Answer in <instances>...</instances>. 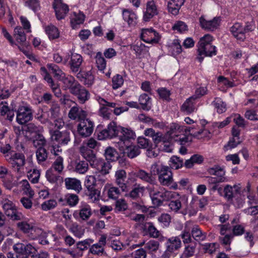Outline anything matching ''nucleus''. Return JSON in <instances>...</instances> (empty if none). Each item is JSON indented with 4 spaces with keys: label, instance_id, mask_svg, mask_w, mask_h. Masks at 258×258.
Masks as SVG:
<instances>
[{
    "label": "nucleus",
    "instance_id": "a19ab883",
    "mask_svg": "<svg viewBox=\"0 0 258 258\" xmlns=\"http://www.w3.org/2000/svg\"><path fill=\"white\" fill-rule=\"evenodd\" d=\"M191 228L192 223L191 222L187 221L185 223L184 230L180 235L184 244L189 243L191 241L192 239L190 234Z\"/></svg>",
    "mask_w": 258,
    "mask_h": 258
},
{
    "label": "nucleus",
    "instance_id": "2eb2a0df",
    "mask_svg": "<svg viewBox=\"0 0 258 258\" xmlns=\"http://www.w3.org/2000/svg\"><path fill=\"white\" fill-rule=\"evenodd\" d=\"M50 134L51 141L56 142L59 145H66L70 141V133L67 131H50Z\"/></svg>",
    "mask_w": 258,
    "mask_h": 258
},
{
    "label": "nucleus",
    "instance_id": "7ed1b4c3",
    "mask_svg": "<svg viewBox=\"0 0 258 258\" xmlns=\"http://www.w3.org/2000/svg\"><path fill=\"white\" fill-rule=\"evenodd\" d=\"M188 135H191L189 127L175 123L171 124L170 130L167 132L168 136L181 145L189 141Z\"/></svg>",
    "mask_w": 258,
    "mask_h": 258
},
{
    "label": "nucleus",
    "instance_id": "6e6d98bb",
    "mask_svg": "<svg viewBox=\"0 0 258 258\" xmlns=\"http://www.w3.org/2000/svg\"><path fill=\"white\" fill-rule=\"evenodd\" d=\"M140 104L144 110H149L151 108V98L146 94H141L139 98Z\"/></svg>",
    "mask_w": 258,
    "mask_h": 258
},
{
    "label": "nucleus",
    "instance_id": "338daca9",
    "mask_svg": "<svg viewBox=\"0 0 258 258\" xmlns=\"http://www.w3.org/2000/svg\"><path fill=\"white\" fill-rule=\"evenodd\" d=\"M33 144L34 146L37 149L44 148L43 146L46 144V140L42 135L37 134L33 139Z\"/></svg>",
    "mask_w": 258,
    "mask_h": 258
},
{
    "label": "nucleus",
    "instance_id": "1a4fd4ad",
    "mask_svg": "<svg viewBox=\"0 0 258 258\" xmlns=\"http://www.w3.org/2000/svg\"><path fill=\"white\" fill-rule=\"evenodd\" d=\"M118 137V141L116 143V147L122 148L126 145L131 144L136 140V134L134 131L130 127L121 126Z\"/></svg>",
    "mask_w": 258,
    "mask_h": 258
},
{
    "label": "nucleus",
    "instance_id": "72a5a7b5",
    "mask_svg": "<svg viewBox=\"0 0 258 258\" xmlns=\"http://www.w3.org/2000/svg\"><path fill=\"white\" fill-rule=\"evenodd\" d=\"M195 96H191L187 99L181 106V111L186 114H189L195 111Z\"/></svg>",
    "mask_w": 258,
    "mask_h": 258
},
{
    "label": "nucleus",
    "instance_id": "de8ad7c7",
    "mask_svg": "<svg viewBox=\"0 0 258 258\" xmlns=\"http://www.w3.org/2000/svg\"><path fill=\"white\" fill-rule=\"evenodd\" d=\"M218 86L219 89L224 91L228 88L234 86V83L229 81L226 78L223 76H219L217 79Z\"/></svg>",
    "mask_w": 258,
    "mask_h": 258
},
{
    "label": "nucleus",
    "instance_id": "c9c22d12",
    "mask_svg": "<svg viewBox=\"0 0 258 258\" xmlns=\"http://www.w3.org/2000/svg\"><path fill=\"white\" fill-rule=\"evenodd\" d=\"M240 184H235L233 186L227 184L224 188V197L228 200H230L233 197L234 194L239 193L240 191Z\"/></svg>",
    "mask_w": 258,
    "mask_h": 258
},
{
    "label": "nucleus",
    "instance_id": "79ce46f5",
    "mask_svg": "<svg viewBox=\"0 0 258 258\" xmlns=\"http://www.w3.org/2000/svg\"><path fill=\"white\" fill-rule=\"evenodd\" d=\"M45 32L50 40H54L59 37V31L55 26L50 24L43 27Z\"/></svg>",
    "mask_w": 258,
    "mask_h": 258
},
{
    "label": "nucleus",
    "instance_id": "c03bdc74",
    "mask_svg": "<svg viewBox=\"0 0 258 258\" xmlns=\"http://www.w3.org/2000/svg\"><path fill=\"white\" fill-rule=\"evenodd\" d=\"M145 189L144 186L136 184L133 189L130 192L126 193L125 196L133 199H136L143 195Z\"/></svg>",
    "mask_w": 258,
    "mask_h": 258
},
{
    "label": "nucleus",
    "instance_id": "ddd939ff",
    "mask_svg": "<svg viewBox=\"0 0 258 258\" xmlns=\"http://www.w3.org/2000/svg\"><path fill=\"white\" fill-rule=\"evenodd\" d=\"M141 38L144 42L151 44L157 43L160 39L158 33L152 28L143 29Z\"/></svg>",
    "mask_w": 258,
    "mask_h": 258
},
{
    "label": "nucleus",
    "instance_id": "69168bd1",
    "mask_svg": "<svg viewBox=\"0 0 258 258\" xmlns=\"http://www.w3.org/2000/svg\"><path fill=\"white\" fill-rule=\"evenodd\" d=\"M123 83L124 79L120 75L116 74L112 78V87L114 90L120 88L123 85Z\"/></svg>",
    "mask_w": 258,
    "mask_h": 258
},
{
    "label": "nucleus",
    "instance_id": "cd10ccee",
    "mask_svg": "<svg viewBox=\"0 0 258 258\" xmlns=\"http://www.w3.org/2000/svg\"><path fill=\"white\" fill-rule=\"evenodd\" d=\"M159 180L163 185H169L173 181L172 174L167 166H163L160 175Z\"/></svg>",
    "mask_w": 258,
    "mask_h": 258
},
{
    "label": "nucleus",
    "instance_id": "37998d69",
    "mask_svg": "<svg viewBox=\"0 0 258 258\" xmlns=\"http://www.w3.org/2000/svg\"><path fill=\"white\" fill-rule=\"evenodd\" d=\"M83 58L81 55L78 53H73L71 56L70 66L73 72H77L82 63Z\"/></svg>",
    "mask_w": 258,
    "mask_h": 258
},
{
    "label": "nucleus",
    "instance_id": "c756f323",
    "mask_svg": "<svg viewBox=\"0 0 258 258\" xmlns=\"http://www.w3.org/2000/svg\"><path fill=\"white\" fill-rule=\"evenodd\" d=\"M122 15L123 20L129 26H135L137 23L138 17L136 13L132 10L125 9H123Z\"/></svg>",
    "mask_w": 258,
    "mask_h": 258
},
{
    "label": "nucleus",
    "instance_id": "a18cd8bd",
    "mask_svg": "<svg viewBox=\"0 0 258 258\" xmlns=\"http://www.w3.org/2000/svg\"><path fill=\"white\" fill-rule=\"evenodd\" d=\"M55 233L53 234L49 232L47 234V236L52 237L53 241H57L59 239L64 237L67 234V231L64 229L63 226L57 225L55 228Z\"/></svg>",
    "mask_w": 258,
    "mask_h": 258
},
{
    "label": "nucleus",
    "instance_id": "f03ea898",
    "mask_svg": "<svg viewBox=\"0 0 258 258\" xmlns=\"http://www.w3.org/2000/svg\"><path fill=\"white\" fill-rule=\"evenodd\" d=\"M11 150V146L7 145L5 147L1 148V152L5 155L6 159L12 165L15 171L19 174L20 175L25 173L24 165L25 162V156L22 153H10L9 151Z\"/></svg>",
    "mask_w": 258,
    "mask_h": 258
},
{
    "label": "nucleus",
    "instance_id": "39448f33",
    "mask_svg": "<svg viewBox=\"0 0 258 258\" xmlns=\"http://www.w3.org/2000/svg\"><path fill=\"white\" fill-rule=\"evenodd\" d=\"M49 72L54 75V77L59 81H61L66 88L69 89L72 92V89L76 85H79L75 81V78L72 76L64 74L59 68L53 63L47 64Z\"/></svg>",
    "mask_w": 258,
    "mask_h": 258
},
{
    "label": "nucleus",
    "instance_id": "f8f14e48",
    "mask_svg": "<svg viewBox=\"0 0 258 258\" xmlns=\"http://www.w3.org/2000/svg\"><path fill=\"white\" fill-rule=\"evenodd\" d=\"M97 145V142L93 138H90L86 142H84L80 148V152L83 157L87 160H92L94 158L93 151Z\"/></svg>",
    "mask_w": 258,
    "mask_h": 258
},
{
    "label": "nucleus",
    "instance_id": "e433bc0d",
    "mask_svg": "<svg viewBox=\"0 0 258 258\" xmlns=\"http://www.w3.org/2000/svg\"><path fill=\"white\" fill-rule=\"evenodd\" d=\"M79 211L80 217L83 220H88L92 214L91 207L85 202L81 203Z\"/></svg>",
    "mask_w": 258,
    "mask_h": 258
},
{
    "label": "nucleus",
    "instance_id": "58836bf2",
    "mask_svg": "<svg viewBox=\"0 0 258 258\" xmlns=\"http://www.w3.org/2000/svg\"><path fill=\"white\" fill-rule=\"evenodd\" d=\"M67 228L73 235L79 238H82L85 233V229L83 227L78 225L77 223H73L71 225L66 224Z\"/></svg>",
    "mask_w": 258,
    "mask_h": 258
},
{
    "label": "nucleus",
    "instance_id": "052dcab7",
    "mask_svg": "<svg viewBox=\"0 0 258 258\" xmlns=\"http://www.w3.org/2000/svg\"><path fill=\"white\" fill-rule=\"evenodd\" d=\"M59 174L52 168H49L46 172L45 176L47 180L50 183H55L59 177Z\"/></svg>",
    "mask_w": 258,
    "mask_h": 258
},
{
    "label": "nucleus",
    "instance_id": "393cba45",
    "mask_svg": "<svg viewBox=\"0 0 258 258\" xmlns=\"http://www.w3.org/2000/svg\"><path fill=\"white\" fill-rule=\"evenodd\" d=\"M208 172L211 175H215L219 182L228 181V178L225 176L226 171L224 167L215 165L208 169Z\"/></svg>",
    "mask_w": 258,
    "mask_h": 258
},
{
    "label": "nucleus",
    "instance_id": "3c124183",
    "mask_svg": "<svg viewBox=\"0 0 258 258\" xmlns=\"http://www.w3.org/2000/svg\"><path fill=\"white\" fill-rule=\"evenodd\" d=\"M119 127H121V126L117 125L114 122H111L108 125L106 129L110 138L116 137L118 139L120 131Z\"/></svg>",
    "mask_w": 258,
    "mask_h": 258
},
{
    "label": "nucleus",
    "instance_id": "dca6fc26",
    "mask_svg": "<svg viewBox=\"0 0 258 258\" xmlns=\"http://www.w3.org/2000/svg\"><path fill=\"white\" fill-rule=\"evenodd\" d=\"M32 117V112L28 106H20L17 111L16 119L18 123L23 124L30 121Z\"/></svg>",
    "mask_w": 258,
    "mask_h": 258
},
{
    "label": "nucleus",
    "instance_id": "a211bd4d",
    "mask_svg": "<svg viewBox=\"0 0 258 258\" xmlns=\"http://www.w3.org/2000/svg\"><path fill=\"white\" fill-rule=\"evenodd\" d=\"M53 8L58 20L64 19L69 11L68 6L63 3L62 0H54Z\"/></svg>",
    "mask_w": 258,
    "mask_h": 258
},
{
    "label": "nucleus",
    "instance_id": "4be33fe9",
    "mask_svg": "<svg viewBox=\"0 0 258 258\" xmlns=\"http://www.w3.org/2000/svg\"><path fill=\"white\" fill-rule=\"evenodd\" d=\"M137 141L140 148L147 149V155L149 157H155L157 156V153L152 150L153 145L149 139L143 137H139Z\"/></svg>",
    "mask_w": 258,
    "mask_h": 258
},
{
    "label": "nucleus",
    "instance_id": "20e7f679",
    "mask_svg": "<svg viewBox=\"0 0 258 258\" xmlns=\"http://www.w3.org/2000/svg\"><path fill=\"white\" fill-rule=\"evenodd\" d=\"M10 196H3L1 200V204L6 215L12 220L18 221L22 219L23 214L20 212L16 205L9 199Z\"/></svg>",
    "mask_w": 258,
    "mask_h": 258
},
{
    "label": "nucleus",
    "instance_id": "603ef678",
    "mask_svg": "<svg viewBox=\"0 0 258 258\" xmlns=\"http://www.w3.org/2000/svg\"><path fill=\"white\" fill-rule=\"evenodd\" d=\"M104 191H106L108 197L111 199H117L120 194V190L118 187L115 186L108 187V185L105 186Z\"/></svg>",
    "mask_w": 258,
    "mask_h": 258
},
{
    "label": "nucleus",
    "instance_id": "2f4dec72",
    "mask_svg": "<svg viewBox=\"0 0 258 258\" xmlns=\"http://www.w3.org/2000/svg\"><path fill=\"white\" fill-rule=\"evenodd\" d=\"M86 116V112L81 108L74 106L71 108L69 113V117L73 120H76L80 122L84 119Z\"/></svg>",
    "mask_w": 258,
    "mask_h": 258
},
{
    "label": "nucleus",
    "instance_id": "49530a36",
    "mask_svg": "<svg viewBox=\"0 0 258 258\" xmlns=\"http://www.w3.org/2000/svg\"><path fill=\"white\" fill-rule=\"evenodd\" d=\"M168 50L173 56H176L180 53L182 51V47L179 40L176 39L173 40L168 44Z\"/></svg>",
    "mask_w": 258,
    "mask_h": 258
},
{
    "label": "nucleus",
    "instance_id": "bb28decb",
    "mask_svg": "<svg viewBox=\"0 0 258 258\" xmlns=\"http://www.w3.org/2000/svg\"><path fill=\"white\" fill-rule=\"evenodd\" d=\"M41 75L43 76L44 79L49 84L55 95L59 97L61 94L60 88L57 84H55L50 77L48 74L47 70L44 67L41 68Z\"/></svg>",
    "mask_w": 258,
    "mask_h": 258
},
{
    "label": "nucleus",
    "instance_id": "864d4df0",
    "mask_svg": "<svg viewBox=\"0 0 258 258\" xmlns=\"http://www.w3.org/2000/svg\"><path fill=\"white\" fill-rule=\"evenodd\" d=\"M191 231L192 236L196 241H201L206 239V233L202 232L198 226H192Z\"/></svg>",
    "mask_w": 258,
    "mask_h": 258
},
{
    "label": "nucleus",
    "instance_id": "412c9836",
    "mask_svg": "<svg viewBox=\"0 0 258 258\" xmlns=\"http://www.w3.org/2000/svg\"><path fill=\"white\" fill-rule=\"evenodd\" d=\"M95 99L97 101H99L101 104H108L109 107L114 108L113 112L116 115H119L121 113L126 112L128 110V107H119L117 103L115 102H108L99 95H96Z\"/></svg>",
    "mask_w": 258,
    "mask_h": 258
},
{
    "label": "nucleus",
    "instance_id": "f257e3e1",
    "mask_svg": "<svg viewBox=\"0 0 258 258\" xmlns=\"http://www.w3.org/2000/svg\"><path fill=\"white\" fill-rule=\"evenodd\" d=\"M213 39L210 34H206L201 37L198 42L197 59L202 62L206 56H212L216 54V47L212 45Z\"/></svg>",
    "mask_w": 258,
    "mask_h": 258
},
{
    "label": "nucleus",
    "instance_id": "5701e85b",
    "mask_svg": "<svg viewBox=\"0 0 258 258\" xmlns=\"http://www.w3.org/2000/svg\"><path fill=\"white\" fill-rule=\"evenodd\" d=\"M92 166L102 174L109 173L112 167L109 162H105L103 159L97 158L93 160Z\"/></svg>",
    "mask_w": 258,
    "mask_h": 258
},
{
    "label": "nucleus",
    "instance_id": "473e14b6",
    "mask_svg": "<svg viewBox=\"0 0 258 258\" xmlns=\"http://www.w3.org/2000/svg\"><path fill=\"white\" fill-rule=\"evenodd\" d=\"M85 20V15L81 12H73L70 16L71 26L74 29H77L79 26L83 23Z\"/></svg>",
    "mask_w": 258,
    "mask_h": 258
},
{
    "label": "nucleus",
    "instance_id": "0eeeda50",
    "mask_svg": "<svg viewBox=\"0 0 258 258\" xmlns=\"http://www.w3.org/2000/svg\"><path fill=\"white\" fill-rule=\"evenodd\" d=\"M17 227L31 238L35 239L42 234V230L32 221H24L17 223Z\"/></svg>",
    "mask_w": 258,
    "mask_h": 258
},
{
    "label": "nucleus",
    "instance_id": "4d7b16f0",
    "mask_svg": "<svg viewBox=\"0 0 258 258\" xmlns=\"http://www.w3.org/2000/svg\"><path fill=\"white\" fill-rule=\"evenodd\" d=\"M1 181L4 186L9 190H11L16 185V183L14 181L13 176L11 173L2 179Z\"/></svg>",
    "mask_w": 258,
    "mask_h": 258
},
{
    "label": "nucleus",
    "instance_id": "b1692460",
    "mask_svg": "<svg viewBox=\"0 0 258 258\" xmlns=\"http://www.w3.org/2000/svg\"><path fill=\"white\" fill-rule=\"evenodd\" d=\"M230 31L232 35L239 41H243L245 38L244 28L240 23H235L230 28Z\"/></svg>",
    "mask_w": 258,
    "mask_h": 258
},
{
    "label": "nucleus",
    "instance_id": "4468645a",
    "mask_svg": "<svg viewBox=\"0 0 258 258\" xmlns=\"http://www.w3.org/2000/svg\"><path fill=\"white\" fill-rule=\"evenodd\" d=\"M94 123L89 119H84L79 122L77 126L78 134L83 137L90 136L93 131Z\"/></svg>",
    "mask_w": 258,
    "mask_h": 258
},
{
    "label": "nucleus",
    "instance_id": "aec40b11",
    "mask_svg": "<svg viewBox=\"0 0 258 258\" xmlns=\"http://www.w3.org/2000/svg\"><path fill=\"white\" fill-rule=\"evenodd\" d=\"M200 24L202 28L210 31L216 29L220 24V19L215 17L211 20H207L204 16L200 18Z\"/></svg>",
    "mask_w": 258,
    "mask_h": 258
},
{
    "label": "nucleus",
    "instance_id": "f704fd0d",
    "mask_svg": "<svg viewBox=\"0 0 258 258\" xmlns=\"http://www.w3.org/2000/svg\"><path fill=\"white\" fill-rule=\"evenodd\" d=\"M66 188L68 189L74 190L80 192L82 189L81 182L80 180L75 178L68 177L64 179Z\"/></svg>",
    "mask_w": 258,
    "mask_h": 258
},
{
    "label": "nucleus",
    "instance_id": "774afa93",
    "mask_svg": "<svg viewBox=\"0 0 258 258\" xmlns=\"http://www.w3.org/2000/svg\"><path fill=\"white\" fill-rule=\"evenodd\" d=\"M169 164L171 168L177 169L182 166L183 160L177 156H173L170 158Z\"/></svg>",
    "mask_w": 258,
    "mask_h": 258
},
{
    "label": "nucleus",
    "instance_id": "8fccbe9b",
    "mask_svg": "<svg viewBox=\"0 0 258 258\" xmlns=\"http://www.w3.org/2000/svg\"><path fill=\"white\" fill-rule=\"evenodd\" d=\"M88 164L85 161H76L74 165V170L76 172L84 174L88 170Z\"/></svg>",
    "mask_w": 258,
    "mask_h": 258
},
{
    "label": "nucleus",
    "instance_id": "ea45409f",
    "mask_svg": "<svg viewBox=\"0 0 258 258\" xmlns=\"http://www.w3.org/2000/svg\"><path fill=\"white\" fill-rule=\"evenodd\" d=\"M77 77L88 87L92 86L94 83V77L90 71L82 72L78 74Z\"/></svg>",
    "mask_w": 258,
    "mask_h": 258
},
{
    "label": "nucleus",
    "instance_id": "0e129e2a",
    "mask_svg": "<svg viewBox=\"0 0 258 258\" xmlns=\"http://www.w3.org/2000/svg\"><path fill=\"white\" fill-rule=\"evenodd\" d=\"M51 168L58 173H60L64 168L63 158L61 156H57Z\"/></svg>",
    "mask_w": 258,
    "mask_h": 258
},
{
    "label": "nucleus",
    "instance_id": "e2e57ef3",
    "mask_svg": "<svg viewBox=\"0 0 258 258\" xmlns=\"http://www.w3.org/2000/svg\"><path fill=\"white\" fill-rule=\"evenodd\" d=\"M84 185L88 190H93L96 185V179L93 175H87L85 177Z\"/></svg>",
    "mask_w": 258,
    "mask_h": 258
},
{
    "label": "nucleus",
    "instance_id": "5fc2aeb1",
    "mask_svg": "<svg viewBox=\"0 0 258 258\" xmlns=\"http://www.w3.org/2000/svg\"><path fill=\"white\" fill-rule=\"evenodd\" d=\"M27 172V176L29 180L33 183H37L40 177V171L36 168L33 169H26V171Z\"/></svg>",
    "mask_w": 258,
    "mask_h": 258
},
{
    "label": "nucleus",
    "instance_id": "09e8293b",
    "mask_svg": "<svg viewBox=\"0 0 258 258\" xmlns=\"http://www.w3.org/2000/svg\"><path fill=\"white\" fill-rule=\"evenodd\" d=\"M198 211V208L197 206V203H196V200L193 199L189 206V207L187 208V209H184L183 211H181V214L183 215L188 214L189 216H195Z\"/></svg>",
    "mask_w": 258,
    "mask_h": 258
},
{
    "label": "nucleus",
    "instance_id": "c85d7f7f",
    "mask_svg": "<svg viewBox=\"0 0 258 258\" xmlns=\"http://www.w3.org/2000/svg\"><path fill=\"white\" fill-rule=\"evenodd\" d=\"M157 14L158 9L155 2L153 1L148 2L146 5V11L144 13V20L148 21Z\"/></svg>",
    "mask_w": 258,
    "mask_h": 258
},
{
    "label": "nucleus",
    "instance_id": "680f3d73",
    "mask_svg": "<svg viewBox=\"0 0 258 258\" xmlns=\"http://www.w3.org/2000/svg\"><path fill=\"white\" fill-rule=\"evenodd\" d=\"M96 63L98 70L103 72L106 68V62L104 58L102 56L100 52L97 53L96 55Z\"/></svg>",
    "mask_w": 258,
    "mask_h": 258
},
{
    "label": "nucleus",
    "instance_id": "6e6552de",
    "mask_svg": "<svg viewBox=\"0 0 258 258\" xmlns=\"http://www.w3.org/2000/svg\"><path fill=\"white\" fill-rule=\"evenodd\" d=\"M176 195H177V192L168 191L163 188L150 191V196L153 204L156 206H160L163 202L169 200L170 198H174Z\"/></svg>",
    "mask_w": 258,
    "mask_h": 258
},
{
    "label": "nucleus",
    "instance_id": "bf43d9fd",
    "mask_svg": "<svg viewBox=\"0 0 258 258\" xmlns=\"http://www.w3.org/2000/svg\"><path fill=\"white\" fill-rule=\"evenodd\" d=\"M104 155L108 161H114L118 158V155L115 150L112 147H108L105 150Z\"/></svg>",
    "mask_w": 258,
    "mask_h": 258
},
{
    "label": "nucleus",
    "instance_id": "7c9ffc66",
    "mask_svg": "<svg viewBox=\"0 0 258 258\" xmlns=\"http://www.w3.org/2000/svg\"><path fill=\"white\" fill-rule=\"evenodd\" d=\"M132 143L126 145L122 148H118L121 152L127 154V156L131 158H135L140 154L139 148L133 145Z\"/></svg>",
    "mask_w": 258,
    "mask_h": 258
},
{
    "label": "nucleus",
    "instance_id": "a878e982",
    "mask_svg": "<svg viewBox=\"0 0 258 258\" xmlns=\"http://www.w3.org/2000/svg\"><path fill=\"white\" fill-rule=\"evenodd\" d=\"M71 93L77 97L80 102L81 103L85 102L90 97L89 92L82 87L80 84L76 85L75 87L72 89Z\"/></svg>",
    "mask_w": 258,
    "mask_h": 258
},
{
    "label": "nucleus",
    "instance_id": "423d86ee",
    "mask_svg": "<svg viewBox=\"0 0 258 258\" xmlns=\"http://www.w3.org/2000/svg\"><path fill=\"white\" fill-rule=\"evenodd\" d=\"M13 249L15 254L9 252L8 258H27L28 256L35 253V247L30 243H17L14 245Z\"/></svg>",
    "mask_w": 258,
    "mask_h": 258
},
{
    "label": "nucleus",
    "instance_id": "f3484780",
    "mask_svg": "<svg viewBox=\"0 0 258 258\" xmlns=\"http://www.w3.org/2000/svg\"><path fill=\"white\" fill-rule=\"evenodd\" d=\"M144 135L152 139L155 146L167 141V133L163 135L161 132H156L152 128H146L144 131Z\"/></svg>",
    "mask_w": 258,
    "mask_h": 258
},
{
    "label": "nucleus",
    "instance_id": "9d476101",
    "mask_svg": "<svg viewBox=\"0 0 258 258\" xmlns=\"http://www.w3.org/2000/svg\"><path fill=\"white\" fill-rule=\"evenodd\" d=\"M181 245V242L179 237H172L168 239L165 243L166 250L162 255V258H170L174 252L178 250Z\"/></svg>",
    "mask_w": 258,
    "mask_h": 258
},
{
    "label": "nucleus",
    "instance_id": "9b49d317",
    "mask_svg": "<svg viewBox=\"0 0 258 258\" xmlns=\"http://www.w3.org/2000/svg\"><path fill=\"white\" fill-rule=\"evenodd\" d=\"M170 199H171L169 203L170 209L174 212L179 213H181L180 212L184 210L182 208L186 205L188 201V198L186 196H180L178 194L174 198Z\"/></svg>",
    "mask_w": 258,
    "mask_h": 258
},
{
    "label": "nucleus",
    "instance_id": "4c0bfd02",
    "mask_svg": "<svg viewBox=\"0 0 258 258\" xmlns=\"http://www.w3.org/2000/svg\"><path fill=\"white\" fill-rule=\"evenodd\" d=\"M184 3V0H169L168 3V11L174 15H177Z\"/></svg>",
    "mask_w": 258,
    "mask_h": 258
},
{
    "label": "nucleus",
    "instance_id": "13d9d810",
    "mask_svg": "<svg viewBox=\"0 0 258 258\" xmlns=\"http://www.w3.org/2000/svg\"><path fill=\"white\" fill-rule=\"evenodd\" d=\"M136 176L140 178L143 181L153 183L155 181V178L150 175V174L147 173L143 170H140L136 173Z\"/></svg>",
    "mask_w": 258,
    "mask_h": 258
},
{
    "label": "nucleus",
    "instance_id": "6ab92c4d",
    "mask_svg": "<svg viewBox=\"0 0 258 258\" xmlns=\"http://www.w3.org/2000/svg\"><path fill=\"white\" fill-rule=\"evenodd\" d=\"M126 177V172L123 169L117 170L115 172V182L123 192H127L129 190V186L125 182Z\"/></svg>",
    "mask_w": 258,
    "mask_h": 258
}]
</instances>
